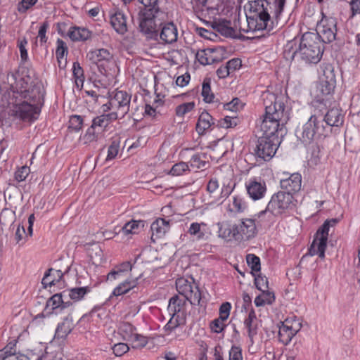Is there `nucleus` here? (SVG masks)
<instances>
[{"mask_svg": "<svg viewBox=\"0 0 360 360\" xmlns=\"http://www.w3.org/2000/svg\"><path fill=\"white\" fill-rule=\"evenodd\" d=\"M2 93L0 119L8 113L14 120L32 122L38 119L43 105L44 91L37 79L30 76L19 77L17 72L0 75Z\"/></svg>", "mask_w": 360, "mask_h": 360, "instance_id": "1", "label": "nucleus"}, {"mask_svg": "<svg viewBox=\"0 0 360 360\" xmlns=\"http://www.w3.org/2000/svg\"><path fill=\"white\" fill-rule=\"evenodd\" d=\"M263 96L265 113L260 122V130L262 136H278L276 133L282 129L288 118L284 112L285 104L282 96L269 92L264 94Z\"/></svg>", "mask_w": 360, "mask_h": 360, "instance_id": "2", "label": "nucleus"}, {"mask_svg": "<svg viewBox=\"0 0 360 360\" xmlns=\"http://www.w3.org/2000/svg\"><path fill=\"white\" fill-rule=\"evenodd\" d=\"M217 236L230 242L248 241L257 234V227L254 219L245 218L233 224L230 221H223L217 224Z\"/></svg>", "mask_w": 360, "mask_h": 360, "instance_id": "3", "label": "nucleus"}, {"mask_svg": "<svg viewBox=\"0 0 360 360\" xmlns=\"http://www.w3.org/2000/svg\"><path fill=\"white\" fill-rule=\"evenodd\" d=\"M270 3L266 0H255L250 1L249 8L246 14V24L240 26L243 32L250 31L271 30L272 28L269 9Z\"/></svg>", "mask_w": 360, "mask_h": 360, "instance_id": "4", "label": "nucleus"}, {"mask_svg": "<svg viewBox=\"0 0 360 360\" xmlns=\"http://www.w3.org/2000/svg\"><path fill=\"white\" fill-rule=\"evenodd\" d=\"M323 52V46L317 34L305 32L300 43L299 49L293 51L292 57L307 63H317Z\"/></svg>", "mask_w": 360, "mask_h": 360, "instance_id": "5", "label": "nucleus"}, {"mask_svg": "<svg viewBox=\"0 0 360 360\" xmlns=\"http://www.w3.org/2000/svg\"><path fill=\"white\" fill-rule=\"evenodd\" d=\"M331 131L323 124L322 115L314 113L307 122L296 130V136L304 144L311 143L314 141L322 139L328 136Z\"/></svg>", "mask_w": 360, "mask_h": 360, "instance_id": "6", "label": "nucleus"}, {"mask_svg": "<svg viewBox=\"0 0 360 360\" xmlns=\"http://www.w3.org/2000/svg\"><path fill=\"white\" fill-rule=\"evenodd\" d=\"M131 96L126 91H117L110 96L109 101L103 105V112L112 110V114H116L117 119L123 118L129 111Z\"/></svg>", "mask_w": 360, "mask_h": 360, "instance_id": "7", "label": "nucleus"}, {"mask_svg": "<svg viewBox=\"0 0 360 360\" xmlns=\"http://www.w3.org/2000/svg\"><path fill=\"white\" fill-rule=\"evenodd\" d=\"M335 76L333 70L329 67L324 70L323 76L316 85L315 102L326 105L335 86Z\"/></svg>", "mask_w": 360, "mask_h": 360, "instance_id": "8", "label": "nucleus"}, {"mask_svg": "<svg viewBox=\"0 0 360 360\" xmlns=\"http://www.w3.org/2000/svg\"><path fill=\"white\" fill-rule=\"evenodd\" d=\"M293 197L292 194L280 191L271 196L265 210L259 213V217H262L266 213H270L273 216H278L284 213L292 202Z\"/></svg>", "mask_w": 360, "mask_h": 360, "instance_id": "9", "label": "nucleus"}, {"mask_svg": "<svg viewBox=\"0 0 360 360\" xmlns=\"http://www.w3.org/2000/svg\"><path fill=\"white\" fill-rule=\"evenodd\" d=\"M279 144L278 136H262L257 141L255 150V154L265 161L269 160L275 155Z\"/></svg>", "mask_w": 360, "mask_h": 360, "instance_id": "10", "label": "nucleus"}, {"mask_svg": "<svg viewBox=\"0 0 360 360\" xmlns=\"http://www.w3.org/2000/svg\"><path fill=\"white\" fill-rule=\"evenodd\" d=\"M176 288L178 292L191 304H200L201 292L195 283L184 278H179L176 281Z\"/></svg>", "mask_w": 360, "mask_h": 360, "instance_id": "11", "label": "nucleus"}, {"mask_svg": "<svg viewBox=\"0 0 360 360\" xmlns=\"http://www.w3.org/2000/svg\"><path fill=\"white\" fill-rule=\"evenodd\" d=\"M336 25L337 22L335 18L323 16L321 20L317 23L316 32L311 33L317 34L321 43H330L336 37Z\"/></svg>", "mask_w": 360, "mask_h": 360, "instance_id": "12", "label": "nucleus"}, {"mask_svg": "<svg viewBox=\"0 0 360 360\" xmlns=\"http://www.w3.org/2000/svg\"><path fill=\"white\" fill-rule=\"evenodd\" d=\"M330 221H325L318 230L316 236L309 248L310 255H318L321 259L325 258V250L329 232Z\"/></svg>", "mask_w": 360, "mask_h": 360, "instance_id": "13", "label": "nucleus"}, {"mask_svg": "<svg viewBox=\"0 0 360 360\" xmlns=\"http://www.w3.org/2000/svg\"><path fill=\"white\" fill-rule=\"evenodd\" d=\"M158 15H150L142 13L140 18L139 28L146 37L156 39L158 37V30L155 19Z\"/></svg>", "mask_w": 360, "mask_h": 360, "instance_id": "14", "label": "nucleus"}, {"mask_svg": "<svg viewBox=\"0 0 360 360\" xmlns=\"http://www.w3.org/2000/svg\"><path fill=\"white\" fill-rule=\"evenodd\" d=\"M195 58L202 65H211L221 60V50L205 49L197 51Z\"/></svg>", "mask_w": 360, "mask_h": 360, "instance_id": "15", "label": "nucleus"}, {"mask_svg": "<svg viewBox=\"0 0 360 360\" xmlns=\"http://www.w3.org/2000/svg\"><path fill=\"white\" fill-rule=\"evenodd\" d=\"M322 115L323 124L324 127H328L330 129V127H340L344 122V115L341 110L337 108H333L327 111L323 115L321 113V110L316 112Z\"/></svg>", "mask_w": 360, "mask_h": 360, "instance_id": "16", "label": "nucleus"}, {"mask_svg": "<svg viewBox=\"0 0 360 360\" xmlns=\"http://www.w3.org/2000/svg\"><path fill=\"white\" fill-rule=\"evenodd\" d=\"M86 58L92 63L102 66L112 59V53L106 49H98L89 51Z\"/></svg>", "mask_w": 360, "mask_h": 360, "instance_id": "17", "label": "nucleus"}, {"mask_svg": "<svg viewBox=\"0 0 360 360\" xmlns=\"http://www.w3.org/2000/svg\"><path fill=\"white\" fill-rule=\"evenodd\" d=\"M281 187L285 190V193L292 194L297 193L301 189L302 176L299 173L292 174L290 176L283 179L280 182Z\"/></svg>", "mask_w": 360, "mask_h": 360, "instance_id": "18", "label": "nucleus"}, {"mask_svg": "<svg viewBox=\"0 0 360 360\" xmlns=\"http://www.w3.org/2000/svg\"><path fill=\"white\" fill-rule=\"evenodd\" d=\"M246 189L250 197L254 200H257L264 196L266 191V186L264 181L250 179L246 184Z\"/></svg>", "mask_w": 360, "mask_h": 360, "instance_id": "19", "label": "nucleus"}, {"mask_svg": "<svg viewBox=\"0 0 360 360\" xmlns=\"http://www.w3.org/2000/svg\"><path fill=\"white\" fill-rule=\"evenodd\" d=\"M207 224L204 222H192L187 230V234L193 241H205L208 238Z\"/></svg>", "mask_w": 360, "mask_h": 360, "instance_id": "20", "label": "nucleus"}, {"mask_svg": "<svg viewBox=\"0 0 360 360\" xmlns=\"http://www.w3.org/2000/svg\"><path fill=\"white\" fill-rule=\"evenodd\" d=\"M244 326L247 329L250 342L252 345L255 343L254 338L257 335L259 330V321L253 309L249 311L248 316L244 320Z\"/></svg>", "mask_w": 360, "mask_h": 360, "instance_id": "21", "label": "nucleus"}, {"mask_svg": "<svg viewBox=\"0 0 360 360\" xmlns=\"http://www.w3.org/2000/svg\"><path fill=\"white\" fill-rule=\"evenodd\" d=\"M161 31L158 35L164 44H172L176 41L178 31L176 26L172 22L161 25Z\"/></svg>", "mask_w": 360, "mask_h": 360, "instance_id": "22", "label": "nucleus"}, {"mask_svg": "<svg viewBox=\"0 0 360 360\" xmlns=\"http://www.w3.org/2000/svg\"><path fill=\"white\" fill-rule=\"evenodd\" d=\"M47 307H51L55 310L56 314H58L63 309H67L68 313L72 311V303L70 302H64L61 294L53 295L48 301Z\"/></svg>", "mask_w": 360, "mask_h": 360, "instance_id": "23", "label": "nucleus"}, {"mask_svg": "<svg viewBox=\"0 0 360 360\" xmlns=\"http://www.w3.org/2000/svg\"><path fill=\"white\" fill-rule=\"evenodd\" d=\"M169 221L162 218L157 219L150 226L152 231L151 238L154 240V237L155 238H162L169 230Z\"/></svg>", "mask_w": 360, "mask_h": 360, "instance_id": "24", "label": "nucleus"}, {"mask_svg": "<svg viewBox=\"0 0 360 360\" xmlns=\"http://www.w3.org/2000/svg\"><path fill=\"white\" fill-rule=\"evenodd\" d=\"M70 267H68L63 273L61 270L53 269L52 268L48 270L42 278V284L46 286H52L58 283L63 278L65 273L68 272Z\"/></svg>", "mask_w": 360, "mask_h": 360, "instance_id": "25", "label": "nucleus"}, {"mask_svg": "<svg viewBox=\"0 0 360 360\" xmlns=\"http://www.w3.org/2000/svg\"><path fill=\"white\" fill-rule=\"evenodd\" d=\"M73 329V320L70 316V312L68 313V316L64 319L63 321L58 324L55 333V337L65 338Z\"/></svg>", "mask_w": 360, "mask_h": 360, "instance_id": "26", "label": "nucleus"}, {"mask_svg": "<svg viewBox=\"0 0 360 360\" xmlns=\"http://www.w3.org/2000/svg\"><path fill=\"white\" fill-rule=\"evenodd\" d=\"M117 120L116 114L112 112L108 114H103L100 116L95 117L92 121V126L96 129L98 128L99 131H103L112 122Z\"/></svg>", "mask_w": 360, "mask_h": 360, "instance_id": "27", "label": "nucleus"}, {"mask_svg": "<svg viewBox=\"0 0 360 360\" xmlns=\"http://www.w3.org/2000/svg\"><path fill=\"white\" fill-rule=\"evenodd\" d=\"M68 36L73 41H86L91 38V32L84 27H72L68 32Z\"/></svg>", "mask_w": 360, "mask_h": 360, "instance_id": "28", "label": "nucleus"}, {"mask_svg": "<svg viewBox=\"0 0 360 360\" xmlns=\"http://www.w3.org/2000/svg\"><path fill=\"white\" fill-rule=\"evenodd\" d=\"M214 124L212 117L206 111L202 112L198 118L196 124L197 132L202 135Z\"/></svg>", "mask_w": 360, "mask_h": 360, "instance_id": "29", "label": "nucleus"}, {"mask_svg": "<svg viewBox=\"0 0 360 360\" xmlns=\"http://www.w3.org/2000/svg\"><path fill=\"white\" fill-rule=\"evenodd\" d=\"M110 23L115 30L120 34H124L127 30L126 18L121 12H117L111 15Z\"/></svg>", "mask_w": 360, "mask_h": 360, "instance_id": "30", "label": "nucleus"}, {"mask_svg": "<svg viewBox=\"0 0 360 360\" xmlns=\"http://www.w3.org/2000/svg\"><path fill=\"white\" fill-rule=\"evenodd\" d=\"M136 280H126L118 285L112 291V295L120 296L127 293L131 289L136 286Z\"/></svg>", "mask_w": 360, "mask_h": 360, "instance_id": "31", "label": "nucleus"}, {"mask_svg": "<svg viewBox=\"0 0 360 360\" xmlns=\"http://www.w3.org/2000/svg\"><path fill=\"white\" fill-rule=\"evenodd\" d=\"M185 300L178 296L172 297L169 302L168 311L171 315L177 316L182 310Z\"/></svg>", "mask_w": 360, "mask_h": 360, "instance_id": "32", "label": "nucleus"}, {"mask_svg": "<svg viewBox=\"0 0 360 360\" xmlns=\"http://www.w3.org/2000/svg\"><path fill=\"white\" fill-rule=\"evenodd\" d=\"M101 133L99 129L96 130V129L91 125L81 138L82 141H83L84 144H90L96 142L101 137Z\"/></svg>", "mask_w": 360, "mask_h": 360, "instance_id": "33", "label": "nucleus"}, {"mask_svg": "<svg viewBox=\"0 0 360 360\" xmlns=\"http://www.w3.org/2000/svg\"><path fill=\"white\" fill-rule=\"evenodd\" d=\"M144 6L143 13L150 15H158L160 12L159 0H138Z\"/></svg>", "mask_w": 360, "mask_h": 360, "instance_id": "34", "label": "nucleus"}, {"mask_svg": "<svg viewBox=\"0 0 360 360\" xmlns=\"http://www.w3.org/2000/svg\"><path fill=\"white\" fill-rule=\"evenodd\" d=\"M135 328L129 323H122L119 327V333L122 335V338L127 341L131 340L136 333Z\"/></svg>", "mask_w": 360, "mask_h": 360, "instance_id": "35", "label": "nucleus"}, {"mask_svg": "<svg viewBox=\"0 0 360 360\" xmlns=\"http://www.w3.org/2000/svg\"><path fill=\"white\" fill-rule=\"evenodd\" d=\"M0 360H31V357L20 353H13L8 350V346H6L3 351L0 352Z\"/></svg>", "mask_w": 360, "mask_h": 360, "instance_id": "36", "label": "nucleus"}, {"mask_svg": "<svg viewBox=\"0 0 360 360\" xmlns=\"http://www.w3.org/2000/svg\"><path fill=\"white\" fill-rule=\"evenodd\" d=\"M275 300L274 294L272 292L265 291L256 297L255 304L257 307L271 304Z\"/></svg>", "mask_w": 360, "mask_h": 360, "instance_id": "37", "label": "nucleus"}, {"mask_svg": "<svg viewBox=\"0 0 360 360\" xmlns=\"http://www.w3.org/2000/svg\"><path fill=\"white\" fill-rule=\"evenodd\" d=\"M90 291L87 286L73 288L68 290L70 298L75 302L81 300Z\"/></svg>", "mask_w": 360, "mask_h": 360, "instance_id": "38", "label": "nucleus"}, {"mask_svg": "<svg viewBox=\"0 0 360 360\" xmlns=\"http://www.w3.org/2000/svg\"><path fill=\"white\" fill-rule=\"evenodd\" d=\"M288 321H283L282 326L279 328L278 336L280 341L285 345H288L295 335H290L291 331L290 330L288 323Z\"/></svg>", "mask_w": 360, "mask_h": 360, "instance_id": "39", "label": "nucleus"}, {"mask_svg": "<svg viewBox=\"0 0 360 360\" xmlns=\"http://www.w3.org/2000/svg\"><path fill=\"white\" fill-rule=\"evenodd\" d=\"M246 208L244 200L238 195L232 198V202L229 205V210L231 212H241Z\"/></svg>", "mask_w": 360, "mask_h": 360, "instance_id": "40", "label": "nucleus"}, {"mask_svg": "<svg viewBox=\"0 0 360 360\" xmlns=\"http://www.w3.org/2000/svg\"><path fill=\"white\" fill-rule=\"evenodd\" d=\"M72 72L77 87L82 86L84 80V71L78 62L73 63Z\"/></svg>", "mask_w": 360, "mask_h": 360, "instance_id": "41", "label": "nucleus"}, {"mask_svg": "<svg viewBox=\"0 0 360 360\" xmlns=\"http://www.w3.org/2000/svg\"><path fill=\"white\" fill-rule=\"evenodd\" d=\"M202 96L206 103L214 102V95L212 92L210 80H205L202 86Z\"/></svg>", "mask_w": 360, "mask_h": 360, "instance_id": "42", "label": "nucleus"}, {"mask_svg": "<svg viewBox=\"0 0 360 360\" xmlns=\"http://www.w3.org/2000/svg\"><path fill=\"white\" fill-rule=\"evenodd\" d=\"M140 225L143 226L141 221H131L127 223L122 228V231L124 234L136 233L139 229Z\"/></svg>", "mask_w": 360, "mask_h": 360, "instance_id": "43", "label": "nucleus"}, {"mask_svg": "<svg viewBox=\"0 0 360 360\" xmlns=\"http://www.w3.org/2000/svg\"><path fill=\"white\" fill-rule=\"evenodd\" d=\"M195 107L194 102H188L176 106L175 112L177 117H184L187 113L193 110Z\"/></svg>", "mask_w": 360, "mask_h": 360, "instance_id": "44", "label": "nucleus"}, {"mask_svg": "<svg viewBox=\"0 0 360 360\" xmlns=\"http://www.w3.org/2000/svg\"><path fill=\"white\" fill-rule=\"evenodd\" d=\"M247 263L252 271L259 272L261 269L260 259L255 255L250 254L246 257Z\"/></svg>", "mask_w": 360, "mask_h": 360, "instance_id": "45", "label": "nucleus"}, {"mask_svg": "<svg viewBox=\"0 0 360 360\" xmlns=\"http://www.w3.org/2000/svg\"><path fill=\"white\" fill-rule=\"evenodd\" d=\"M189 163L191 167L195 169H204L207 164V162L202 158V155L199 154L193 155Z\"/></svg>", "mask_w": 360, "mask_h": 360, "instance_id": "46", "label": "nucleus"}, {"mask_svg": "<svg viewBox=\"0 0 360 360\" xmlns=\"http://www.w3.org/2000/svg\"><path fill=\"white\" fill-rule=\"evenodd\" d=\"M284 321H288V326L291 331L290 335H295L301 329L302 323L295 317L286 319Z\"/></svg>", "mask_w": 360, "mask_h": 360, "instance_id": "47", "label": "nucleus"}, {"mask_svg": "<svg viewBox=\"0 0 360 360\" xmlns=\"http://www.w3.org/2000/svg\"><path fill=\"white\" fill-rule=\"evenodd\" d=\"M189 168L188 165L184 162H180L173 165L170 170V174L172 176L182 175L185 172L188 171Z\"/></svg>", "mask_w": 360, "mask_h": 360, "instance_id": "48", "label": "nucleus"}, {"mask_svg": "<svg viewBox=\"0 0 360 360\" xmlns=\"http://www.w3.org/2000/svg\"><path fill=\"white\" fill-rule=\"evenodd\" d=\"M83 124V118L80 115H72L69 120V127L75 131L82 129Z\"/></svg>", "mask_w": 360, "mask_h": 360, "instance_id": "49", "label": "nucleus"}, {"mask_svg": "<svg viewBox=\"0 0 360 360\" xmlns=\"http://www.w3.org/2000/svg\"><path fill=\"white\" fill-rule=\"evenodd\" d=\"M30 173V167L27 166H22L15 172V179L18 182L23 181L26 179Z\"/></svg>", "mask_w": 360, "mask_h": 360, "instance_id": "50", "label": "nucleus"}, {"mask_svg": "<svg viewBox=\"0 0 360 360\" xmlns=\"http://www.w3.org/2000/svg\"><path fill=\"white\" fill-rule=\"evenodd\" d=\"M255 284L258 290L262 292L268 290V280L265 276H257L255 278Z\"/></svg>", "mask_w": 360, "mask_h": 360, "instance_id": "51", "label": "nucleus"}, {"mask_svg": "<svg viewBox=\"0 0 360 360\" xmlns=\"http://www.w3.org/2000/svg\"><path fill=\"white\" fill-rule=\"evenodd\" d=\"M68 52V49L65 43L62 40L58 39L57 40V49L56 51V56L59 61L60 59H62L65 53Z\"/></svg>", "mask_w": 360, "mask_h": 360, "instance_id": "52", "label": "nucleus"}, {"mask_svg": "<svg viewBox=\"0 0 360 360\" xmlns=\"http://www.w3.org/2000/svg\"><path fill=\"white\" fill-rule=\"evenodd\" d=\"M27 44V40L25 37L18 41V46L20 52V57L23 61H26L28 58V54L26 49Z\"/></svg>", "mask_w": 360, "mask_h": 360, "instance_id": "53", "label": "nucleus"}, {"mask_svg": "<svg viewBox=\"0 0 360 360\" xmlns=\"http://www.w3.org/2000/svg\"><path fill=\"white\" fill-rule=\"evenodd\" d=\"M224 321L225 320H222L221 319H220V317L213 320L210 323L211 330L215 333H221L225 327V325L224 323Z\"/></svg>", "mask_w": 360, "mask_h": 360, "instance_id": "54", "label": "nucleus"}, {"mask_svg": "<svg viewBox=\"0 0 360 360\" xmlns=\"http://www.w3.org/2000/svg\"><path fill=\"white\" fill-rule=\"evenodd\" d=\"M129 341L131 342L134 344L133 347L136 348L143 347L148 342L146 337L137 333Z\"/></svg>", "mask_w": 360, "mask_h": 360, "instance_id": "55", "label": "nucleus"}, {"mask_svg": "<svg viewBox=\"0 0 360 360\" xmlns=\"http://www.w3.org/2000/svg\"><path fill=\"white\" fill-rule=\"evenodd\" d=\"M120 148V143L116 141H113L108 149L107 160H112L115 158L118 154Z\"/></svg>", "mask_w": 360, "mask_h": 360, "instance_id": "56", "label": "nucleus"}, {"mask_svg": "<svg viewBox=\"0 0 360 360\" xmlns=\"http://www.w3.org/2000/svg\"><path fill=\"white\" fill-rule=\"evenodd\" d=\"M178 318H179V315H177V316L172 315V317L170 318V319L169 320L167 323L164 327L165 330L170 333L172 330H174L175 328H176L180 325Z\"/></svg>", "mask_w": 360, "mask_h": 360, "instance_id": "57", "label": "nucleus"}, {"mask_svg": "<svg viewBox=\"0 0 360 360\" xmlns=\"http://www.w3.org/2000/svg\"><path fill=\"white\" fill-rule=\"evenodd\" d=\"M112 351L115 356H121L127 352L129 351V348L125 343H117L115 344L112 347Z\"/></svg>", "mask_w": 360, "mask_h": 360, "instance_id": "58", "label": "nucleus"}, {"mask_svg": "<svg viewBox=\"0 0 360 360\" xmlns=\"http://www.w3.org/2000/svg\"><path fill=\"white\" fill-rule=\"evenodd\" d=\"M38 0H21L18 4V11L20 13L26 12L30 8L36 4Z\"/></svg>", "mask_w": 360, "mask_h": 360, "instance_id": "59", "label": "nucleus"}, {"mask_svg": "<svg viewBox=\"0 0 360 360\" xmlns=\"http://www.w3.org/2000/svg\"><path fill=\"white\" fill-rule=\"evenodd\" d=\"M235 184L231 181L227 183H224L220 193V198H227L233 191Z\"/></svg>", "mask_w": 360, "mask_h": 360, "instance_id": "60", "label": "nucleus"}, {"mask_svg": "<svg viewBox=\"0 0 360 360\" xmlns=\"http://www.w3.org/2000/svg\"><path fill=\"white\" fill-rule=\"evenodd\" d=\"M229 360H243L242 349L240 347H231L229 351Z\"/></svg>", "mask_w": 360, "mask_h": 360, "instance_id": "61", "label": "nucleus"}, {"mask_svg": "<svg viewBox=\"0 0 360 360\" xmlns=\"http://www.w3.org/2000/svg\"><path fill=\"white\" fill-rule=\"evenodd\" d=\"M49 27V25L48 22H44L39 27L37 37L39 38L40 43L41 44L47 41V37L46 36V34Z\"/></svg>", "mask_w": 360, "mask_h": 360, "instance_id": "62", "label": "nucleus"}, {"mask_svg": "<svg viewBox=\"0 0 360 360\" xmlns=\"http://www.w3.org/2000/svg\"><path fill=\"white\" fill-rule=\"evenodd\" d=\"M231 309V306L229 302L223 303L219 308L220 319H221L222 320H226L229 318Z\"/></svg>", "mask_w": 360, "mask_h": 360, "instance_id": "63", "label": "nucleus"}, {"mask_svg": "<svg viewBox=\"0 0 360 360\" xmlns=\"http://www.w3.org/2000/svg\"><path fill=\"white\" fill-rule=\"evenodd\" d=\"M243 104L238 98H233L231 102L225 105V108L231 111H238L241 109Z\"/></svg>", "mask_w": 360, "mask_h": 360, "instance_id": "64", "label": "nucleus"}]
</instances>
